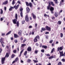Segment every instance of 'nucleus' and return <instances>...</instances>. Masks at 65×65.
Segmentation results:
<instances>
[{
    "mask_svg": "<svg viewBox=\"0 0 65 65\" xmlns=\"http://www.w3.org/2000/svg\"><path fill=\"white\" fill-rule=\"evenodd\" d=\"M19 5H17V6H14L13 7H10V8L9 9V11H11L12 9L14 8H15V9H17L18 8H19Z\"/></svg>",
    "mask_w": 65,
    "mask_h": 65,
    "instance_id": "obj_1",
    "label": "nucleus"
},
{
    "mask_svg": "<svg viewBox=\"0 0 65 65\" xmlns=\"http://www.w3.org/2000/svg\"><path fill=\"white\" fill-rule=\"evenodd\" d=\"M15 18L16 19H14L12 20L13 23L15 24H16V22L17 21V20H18V14L17 13H16L15 14Z\"/></svg>",
    "mask_w": 65,
    "mask_h": 65,
    "instance_id": "obj_2",
    "label": "nucleus"
},
{
    "mask_svg": "<svg viewBox=\"0 0 65 65\" xmlns=\"http://www.w3.org/2000/svg\"><path fill=\"white\" fill-rule=\"evenodd\" d=\"M59 53H60V56L59 57H61V56L62 57V56H63V57H64L65 56V52L64 54H63V51H59Z\"/></svg>",
    "mask_w": 65,
    "mask_h": 65,
    "instance_id": "obj_3",
    "label": "nucleus"
},
{
    "mask_svg": "<svg viewBox=\"0 0 65 65\" xmlns=\"http://www.w3.org/2000/svg\"><path fill=\"white\" fill-rule=\"evenodd\" d=\"M54 8H53L52 7H51L50 5H49L47 7V9L48 10L50 9V10H53Z\"/></svg>",
    "mask_w": 65,
    "mask_h": 65,
    "instance_id": "obj_4",
    "label": "nucleus"
},
{
    "mask_svg": "<svg viewBox=\"0 0 65 65\" xmlns=\"http://www.w3.org/2000/svg\"><path fill=\"white\" fill-rule=\"evenodd\" d=\"M63 49V46H62L60 47H58L57 48V51L59 52L60 50L61 51Z\"/></svg>",
    "mask_w": 65,
    "mask_h": 65,
    "instance_id": "obj_5",
    "label": "nucleus"
},
{
    "mask_svg": "<svg viewBox=\"0 0 65 65\" xmlns=\"http://www.w3.org/2000/svg\"><path fill=\"white\" fill-rule=\"evenodd\" d=\"M25 19L26 22H29V18L28 17V15H26L25 16Z\"/></svg>",
    "mask_w": 65,
    "mask_h": 65,
    "instance_id": "obj_6",
    "label": "nucleus"
},
{
    "mask_svg": "<svg viewBox=\"0 0 65 65\" xmlns=\"http://www.w3.org/2000/svg\"><path fill=\"white\" fill-rule=\"evenodd\" d=\"M5 59V58H2V64H4V61Z\"/></svg>",
    "mask_w": 65,
    "mask_h": 65,
    "instance_id": "obj_7",
    "label": "nucleus"
},
{
    "mask_svg": "<svg viewBox=\"0 0 65 65\" xmlns=\"http://www.w3.org/2000/svg\"><path fill=\"white\" fill-rule=\"evenodd\" d=\"M46 29L47 30H48V31H51V28L48 26H47L46 27Z\"/></svg>",
    "mask_w": 65,
    "mask_h": 65,
    "instance_id": "obj_8",
    "label": "nucleus"
},
{
    "mask_svg": "<svg viewBox=\"0 0 65 65\" xmlns=\"http://www.w3.org/2000/svg\"><path fill=\"white\" fill-rule=\"evenodd\" d=\"M31 50H32V48L30 47H29L27 49V51L28 52H31Z\"/></svg>",
    "mask_w": 65,
    "mask_h": 65,
    "instance_id": "obj_9",
    "label": "nucleus"
},
{
    "mask_svg": "<svg viewBox=\"0 0 65 65\" xmlns=\"http://www.w3.org/2000/svg\"><path fill=\"white\" fill-rule=\"evenodd\" d=\"M7 3H8V1H6L3 3V5H6V4H7Z\"/></svg>",
    "mask_w": 65,
    "mask_h": 65,
    "instance_id": "obj_10",
    "label": "nucleus"
},
{
    "mask_svg": "<svg viewBox=\"0 0 65 65\" xmlns=\"http://www.w3.org/2000/svg\"><path fill=\"white\" fill-rule=\"evenodd\" d=\"M26 9L27 10V13H28V12H29V11H30V9L28 7L26 8Z\"/></svg>",
    "mask_w": 65,
    "mask_h": 65,
    "instance_id": "obj_11",
    "label": "nucleus"
},
{
    "mask_svg": "<svg viewBox=\"0 0 65 65\" xmlns=\"http://www.w3.org/2000/svg\"><path fill=\"white\" fill-rule=\"evenodd\" d=\"M22 30H19L18 32L19 35H21L22 34Z\"/></svg>",
    "mask_w": 65,
    "mask_h": 65,
    "instance_id": "obj_12",
    "label": "nucleus"
},
{
    "mask_svg": "<svg viewBox=\"0 0 65 65\" xmlns=\"http://www.w3.org/2000/svg\"><path fill=\"white\" fill-rule=\"evenodd\" d=\"M32 14L33 16V18L34 19H36V17L35 15H34V14L33 13H32Z\"/></svg>",
    "mask_w": 65,
    "mask_h": 65,
    "instance_id": "obj_13",
    "label": "nucleus"
},
{
    "mask_svg": "<svg viewBox=\"0 0 65 65\" xmlns=\"http://www.w3.org/2000/svg\"><path fill=\"white\" fill-rule=\"evenodd\" d=\"M14 36L15 38H18V37H19V36L15 34H14Z\"/></svg>",
    "mask_w": 65,
    "mask_h": 65,
    "instance_id": "obj_14",
    "label": "nucleus"
},
{
    "mask_svg": "<svg viewBox=\"0 0 65 65\" xmlns=\"http://www.w3.org/2000/svg\"><path fill=\"white\" fill-rule=\"evenodd\" d=\"M9 57V54L8 53H7L5 56V58H8Z\"/></svg>",
    "mask_w": 65,
    "mask_h": 65,
    "instance_id": "obj_15",
    "label": "nucleus"
},
{
    "mask_svg": "<svg viewBox=\"0 0 65 65\" xmlns=\"http://www.w3.org/2000/svg\"><path fill=\"white\" fill-rule=\"evenodd\" d=\"M64 0H61V1L60 2V6H61V5H62V3H63L64 2Z\"/></svg>",
    "mask_w": 65,
    "mask_h": 65,
    "instance_id": "obj_16",
    "label": "nucleus"
},
{
    "mask_svg": "<svg viewBox=\"0 0 65 65\" xmlns=\"http://www.w3.org/2000/svg\"><path fill=\"white\" fill-rule=\"evenodd\" d=\"M54 15L55 17H58V13L57 12H55V13Z\"/></svg>",
    "mask_w": 65,
    "mask_h": 65,
    "instance_id": "obj_17",
    "label": "nucleus"
},
{
    "mask_svg": "<svg viewBox=\"0 0 65 65\" xmlns=\"http://www.w3.org/2000/svg\"><path fill=\"white\" fill-rule=\"evenodd\" d=\"M35 38H36V39H40L39 38V36L38 35L37 36H36Z\"/></svg>",
    "mask_w": 65,
    "mask_h": 65,
    "instance_id": "obj_18",
    "label": "nucleus"
},
{
    "mask_svg": "<svg viewBox=\"0 0 65 65\" xmlns=\"http://www.w3.org/2000/svg\"><path fill=\"white\" fill-rule=\"evenodd\" d=\"M11 31H9L8 33H7L6 34V35H9V34H10V33H11Z\"/></svg>",
    "mask_w": 65,
    "mask_h": 65,
    "instance_id": "obj_19",
    "label": "nucleus"
},
{
    "mask_svg": "<svg viewBox=\"0 0 65 65\" xmlns=\"http://www.w3.org/2000/svg\"><path fill=\"white\" fill-rule=\"evenodd\" d=\"M14 57H15V55L13 54L11 55V58H13Z\"/></svg>",
    "mask_w": 65,
    "mask_h": 65,
    "instance_id": "obj_20",
    "label": "nucleus"
},
{
    "mask_svg": "<svg viewBox=\"0 0 65 65\" xmlns=\"http://www.w3.org/2000/svg\"><path fill=\"white\" fill-rule=\"evenodd\" d=\"M24 51V49H23L22 51H21V52L20 53V55L19 56V57H20L21 56V55H22V53Z\"/></svg>",
    "mask_w": 65,
    "mask_h": 65,
    "instance_id": "obj_21",
    "label": "nucleus"
},
{
    "mask_svg": "<svg viewBox=\"0 0 65 65\" xmlns=\"http://www.w3.org/2000/svg\"><path fill=\"white\" fill-rule=\"evenodd\" d=\"M27 51H26L24 54V55L25 56H26L27 55Z\"/></svg>",
    "mask_w": 65,
    "mask_h": 65,
    "instance_id": "obj_22",
    "label": "nucleus"
},
{
    "mask_svg": "<svg viewBox=\"0 0 65 65\" xmlns=\"http://www.w3.org/2000/svg\"><path fill=\"white\" fill-rule=\"evenodd\" d=\"M54 1L55 2V3H56V4H57L58 3V2H57L58 0H54Z\"/></svg>",
    "mask_w": 65,
    "mask_h": 65,
    "instance_id": "obj_23",
    "label": "nucleus"
},
{
    "mask_svg": "<svg viewBox=\"0 0 65 65\" xmlns=\"http://www.w3.org/2000/svg\"><path fill=\"white\" fill-rule=\"evenodd\" d=\"M34 42H36L37 41V39L35 38V39L34 40Z\"/></svg>",
    "mask_w": 65,
    "mask_h": 65,
    "instance_id": "obj_24",
    "label": "nucleus"
},
{
    "mask_svg": "<svg viewBox=\"0 0 65 65\" xmlns=\"http://www.w3.org/2000/svg\"><path fill=\"white\" fill-rule=\"evenodd\" d=\"M20 15L22 17H23V12H22V11L21 12H20Z\"/></svg>",
    "mask_w": 65,
    "mask_h": 65,
    "instance_id": "obj_25",
    "label": "nucleus"
},
{
    "mask_svg": "<svg viewBox=\"0 0 65 65\" xmlns=\"http://www.w3.org/2000/svg\"><path fill=\"white\" fill-rule=\"evenodd\" d=\"M17 27H19V22L18 21L17 23Z\"/></svg>",
    "mask_w": 65,
    "mask_h": 65,
    "instance_id": "obj_26",
    "label": "nucleus"
},
{
    "mask_svg": "<svg viewBox=\"0 0 65 65\" xmlns=\"http://www.w3.org/2000/svg\"><path fill=\"white\" fill-rule=\"evenodd\" d=\"M61 21H59L58 22V25H61Z\"/></svg>",
    "mask_w": 65,
    "mask_h": 65,
    "instance_id": "obj_27",
    "label": "nucleus"
},
{
    "mask_svg": "<svg viewBox=\"0 0 65 65\" xmlns=\"http://www.w3.org/2000/svg\"><path fill=\"white\" fill-rule=\"evenodd\" d=\"M42 47L43 48H47V46H44L43 45L42 46Z\"/></svg>",
    "mask_w": 65,
    "mask_h": 65,
    "instance_id": "obj_28",
    "label": "nucleus"
},
{
    "mask_svg": "<svg viewBox=\"0 0 65 65\" xmlns=\"http://www.w3.org/2000/svg\"><path fill=\"white\" fill-rule=\"evenodd\" d=\"M51 4H52V5L53 6H54L55 5V4L53 2H51Z\"/></svg>",
    "mask_w": 65,
    "mask_h": 65,
    "instance_id": "obj_29",
    "label": "nucleus"
},
{
    "mask_svg": "<svg viewBox=\"0 0 65 65\" xmlns=\"http://www.w3.org/2000/svg\"><path fill=\"white\" fill-rule=\"evenodd\" d=\"M60 37L62 38L63 36V34L62 33H60Z\"/></svg>",
    "mask_w": 65,
    "mask_h": 65,
    "instance_id": "obj_30",
    "label": "nucleus"
},
{
    "mask_svg": "<svg viewBox=\"0 0 65 65\" xmlns=\"http://www.w3.org/2000/svg\"><path fill=\"white\" fill-rule=\"evenodd\" d=\"M53 56H51L50 57H49V59L50 60L51 59H53Z\"/></svg>",
    "mask_w": 65,
    "mask_h": 65,
    "instance_id": "obj_31",
    "label": "nucleus"
},
{
    "mask_svg": "<svg viewBox=\"0 0 65 65\" xmlns=\"http://www.w3.org/2000/svg\"><path fill=\"white\" fill-rule=\"evenodd\" d=\"M3 39L2 38H1V39L0 40V42H2V41H3Z\"/></svg>",
    "mask_w": 65,
    "mask_h": 65,
    "instance_id": "obj_32",
    "label": "nucleus"
},
{
    "mask_svg": "<svg viewBox=\"0 0 65 65\" xmlns=\"http://www.w3.org/2000/svg\"><path fill=\"white\" fill-rule=\"evenodd\" d=\"M33 61L35 63H37V62H38V60H33Z\"/></svg>",
    "mask_w": 65,
    "mask_h": 65,
    "instance_id": "obj_33",
    "label": "nucleus"
},
{
    "mask_svg": "<svg viewBox=\"0 0 65 65\" xmlns=\"http://www.w3.org/2000/svg\"><path fill=\"white\" fill-rule=\"evenodd\" d=\"M30 61H31V60L29 59H28L27 60V62L28 63H30Z\"/></svg>",
    "mask_w": 65,
    "mask_h": 65,
    "instance_id": "obj_34",
    "label": "nucleus"
},
{
    "mask_svg": "<svg viewBox=\"0 0 65 65\" xmlns=\"http://www.w3.org/2000/svg\"><path fill=\"white\" fill-rule=\"evenodd\" d=\"M54 50H55V48H53L51 51V53H53V52L54 51Z\"/></svg>",
    "mask_w": 65,
    "mask_h": 65,
    "instance_id": "obj_35",
    "label": "nucleus"
},
{
    "mask_svg": "<svg viewBox=\"0 0 65 65\" xmlns=\"http://www.w3.org/2000/svg\"><path fill=\"white\" fill-rule=\"evenodd\" d=\"M29 6H30V7H32V3H29Z\"/></svg>",
    "mask_w": 65,
    "mask_h": 65,
    "instance_id": "obj_36",
    "label": "nucleus"
},
{
    "mask_svg": "<svg viewBox=\"0 0 65 65\" xmlns=\"http://www.w3.org/2000/svg\"><path fill=\"white\" fill-rule=\"evenodd\" d=\"M58 65H62V63H61V62H59L58 63Z\"/></svg>",
    "mask_w": 65,
    "mask_h": 65,
    "instance_id": "obj_37",
    "label": "nucleus"
},
{
    "mask_svg": "<svg viewBox=\"0 0 65 65\" xmlns=\"http://www.w3.org/2000/svg\"><path fill=\"white\" fill-rule=\"evenodd\" d=\"M26 45L25 44H22L21 45V46L22 47H23V46H26Z\"/></svg>",
    "mask_w": 65,
    "mask_h": 65,
    "instance_id": "obj_38",
    "label": "nucleus"
},
{
    "mask_svg": "<svg viewBox=\"0 0 65 65\" xmlns=\"http://www.w3.org/2000/svg\"><path fill=\"white\" fill-rule=\"evenodd\" d=\"M13 53H16V52H17V50H13Z\"/></svg>",
    "mask_w": 65,
    "mask_h": 65,
    "instance_id": "obj_39",
    "label": "nucleus"
},
{
    "mask_svg": "<svg viewBox=\"0 0 65 65\" xmlns=\"http://www.w3.org/2000/svg\"><path fill=\"white\" fill-rule=\"evenodd\" d=\"M2 51V49L1 48H0V55H1Z\"/></svg>",
    "mask_w": 65,
    "mask_h": 65,
    "instance_id": "obj_40",
    "label": "nucleus"
},
{
    "mask_svg": "<svg viewBox=\"0 0 65 65\" xmlns=\"http://www.w3.org/2000/svg\"><path fill=\"white\" fill-rule=\"evenodd\" d=\"M18 57H17L15 59V60L16 62H17L18 61Z\"/></svg>",
    "mask_w": 65,
    "mask_h": 65,
    "instance_id": "obj_41",
    "label": "nucleus"
},
{
    "mask_svg": "<svg viewBox=\"0 0 65 65\" xmlns=\"http://www.w3.org/2000/svg\"><path fill=\"white\" fill-rule=\"evenodd\" d=\"M53 40H51L49 42V43H52V42H53Z\"/></svg>",
    "mask_w": 65,
    "mask_h": 65,
    "instance_id": "obj_42",
    "label": "nucleus"
},
{
    "mask_svg": "<svg viewBox=\"0 0 65 65\" xmlns=\"http://www.w3.org/2000/svg\"><path fill=\"white\" fill-rule=\"evenodd\" d=\"M41 29L42 31H45V29L44 28H42Z\"/></svg>",
    "mask_w": 65,
    "mask_h": 65,
    "instance_id": "obj_43",
    "label": "nucleus"
},
{
    "mask_svg": "<svg viewBox=\"0 0 65 65\" xmlns=\"http://www.w3.org/2000/svg\"><path fill=\"white\" fill-rule=\"evenodd\" d=\"M1 14H3V10H2V9H1Z\"/></svg>",
    "mask_w": 65,
    "mask_h": 65,
    "instance_id": "obj_44",
    "label": "nucleus"
},
{
    "mask_svg": "<svg viewBox=\"0 0 65 65\" xmlns=\"http://www.w3.org/2000/svg\"><path fill=\"white\" fill-rule=\"evenodd\" d=\"M26 4L27 6H29V3H28L27 2H26Z\"/></svg>",
    "mask_w": 65,
    "mask_h": 65,
    "instance_id": "obj_45",
    "label": "nucleus"
},
{
    "mask_svg": "<svg viewBox=\"0 0 65 65\" xmlns=\"http://www.w3.org/2000/svg\"><path fill=\"white\" fill-rule=\"evenodd\" d=\"M61 61H62V62H65V59H61Z\"/></svg>",
    "mask_w": 65,
    "mask_h": 65,
    "instance_id": "obj_46",
    "label": "nucleus"
},
{
    "mask_svg": "<svg viewBox=\"0 0 65 65\" xmlns=\"http://www.w3.org/2000/svg\"><path fill=\"white\" fill-rule=\"evenodd\" d=\"M41 52H43V53H44V50L43 49H42L41 50Z\"/></svg>",
    "mask_w": 65,
    "mask_h": 65,
    "instance_id": "obj_47",
    "label": "nucleus"
},
{
    "mask_svg": "<svg viewBox=\"0 0 65 65\" xmlns=\"http://www.w3.org/2000/svg\"><path fill=\"white\" fill-rule=\"evenodd\" d=\"M15 3V2H14V1H13L12 3V4H13H13H14Z\"/></svg>",
    "mask_w": 65,
    "mask_h": 65,
    "instance_id": "obj_48",
    "label": "nucleus"
},
{
    "mask_svg": "<svg viewBox=\"0 0 65 65\" xmlns=\"http://www.w3.org/2000/svg\"><path fill=\"white\" fill-rule=\"evenodd\" d=\"M14 42H15V43H17V42H18V40H14Z\"/></svg>",
    "mask_w": 65,
    "mask_h": 65,
    "instance_id": "obj_49",
    "label": "nucleus"
},
{
    "mask_svg": "<svg viewBox=\"0 0 65 65\" xmlns=\"http://www.w3.org/2000/svg\"><path fill=\"white\" fill-rule=\"evenodd\" d=\"M21 62L22 63H24V61H23V60H21Z\"/></svg>",
    "mask_w": 65,
    "mask_h": 65,
    "instance_id": "obj_50",
    "label": "nucleus"
},
{
    "mask_svg": "<svg viewBox=\"0 0 65 65\" xmlns=\"http://www.w3.org/2000/svg\"><path fill=\"white\" fill-rule=\"evenodd\" d=\"M54 9L53 8V10H51V13H53V11L54 10Z\"/></svg>",
    "mask_w": 65,
    "mask_h": 65,
    "instance_id": "obj_51",
    "label": "nucleus"
},
{
    "mask_svg": "<svg viewBox=\"0 0 65 65\" xmlns=\"http://www.w3.org/2000/svg\"><path fill=\"white\" fill-rule=\"evenodd\" d=\"M20 39L21 40H23V38L22 37H21L20 38Z\"/></svg>",
    "mask_w": 65,
    "mask_h": 65,
    "instance_id": "obj_52",
    "label": "nucleus"
},
{
    "mask_svg": "<svg viewBox=\"0 0 65 65\" xmlns=\"http://www.w3.org/2000/svg\"><path fill=\"white\" fill-rule=\"evenodd\" d=\"M29 28H32V26H30L29 27Z\"/></svg>",
    "mask_w": 65,
    "mask_h": 65,
    "instance_id": "obj_53",
    "label": "nucleus"
},
{
    "mask_svg": "<svg viewBox=\"0 0 65 65\" xmlns=\"http://www.w3.org/2000/svg\"><path fill=\"white\" fill-rule=\"evenodd\" d=\"M25 23V21H23L22 22V24H23Z\"/></svg>",
    "mask_w": 65,
    "mask_h": 65,
    "instance_id": "obj_54",
    "label": "nucleus"
},
{
    "mask_svg": "<svg viewBox=\"0 0 65 65\" xmlns=\"http://www.w3.org/2000/svg\"><path fill=\"white\" fill-rule=\"evenodd\" d=\"M23 9L22 8H21L20 9V11H23Z\"/></svg>",
    "mask_w": 65,
    "mask_h": 65,
    "instance_id": "obj_55",
    "label": "nucleus"
},
{
    "mask_svg": "<svg viewBox=\"0 0 65 65\" xmlns=\"http://www.w3.org/2000/svg\"><path fill=\"white\" fill-rule=\"evenodd\" d=\"M17 3H19V4H21V2L20 1H18L17 2Z\"/></svg>",
    "mask_w": 65,
    "mask_h": 65,
    "instance_id": "obj_56",
    "label": "nucleus"
},
{
    "mask_svg": "<svg viewBox=\"0 0 65 65\" xmlns=\"http://www.w3.org/2000/svg\"><path fill=\"white\" fill-rule=\"evenodd\" d=\"M35 26L36 27L37 26V24H35Z\"/></svg>",
    "mask_w": 65,
    "mask_h": 65,
    "instance_id": "obj_57",
    "label": "nucleus"
},
{
    "mask_svg": "<svg viewBox=\"0 0 65 65\" xmlns=\"http://www.w3.org/2000/svg\"><path fill=\"white\" fill-rule=\"evenodd\" d=\"M15 62H16L15 60L14 61L12 62V64H13V63H15Z\"/></svg>",
    "mask_w": 65,
    "mask_h": 65,
    "instance_id": "obj_58",
    "label": "nucleus"
},
{
    "mask_svg": "<svg viewBox=\"0 0 65 65\" xmlns=\"http://www.w3.org/2000/svg\"><path fill=\"white\" fill-rule=\"evenodd\" d=\"M49 34V32H45V34Z\"/></svg>",
    "mask_w": 65,
    "mask_h": 65,
    "instance_id": "obj_59",
    "label": "nucleus"
},
{
    "mask_svg": "<svg viewBox=\"0 0 65 65\" xmlns=\"http://www.w3.org/2000/svg\"><path fill=\"white\" fill-rule=\"evenodd\" d=\"M38 53V51L37 50H36L35 51V53L37 54Z\"/></svg>",
    "mask_w": 65,
    "mask_h": 65,
    "instance_id": "obj_60",
    "label": "nucleus"
},
{
    "mask_svg": "<svg viewBox=\"0 0 65 65\" xmlns=\"http://www.w3.org/2000/svg\"><path fill=\"white\" fill-rule=\"evenodd\" d=\"M44 17H46V16H47V15H46V14H45L44 15Z\"/></svg>",
    "mask_w": 65,
    "mask_h": 65,
    "instance_id": "obj_61",
    "label": "nucleus"
},
{
    "mask_svg": "<svg viewBox=\"0 0 65 65\" xmlns=\"http://www.w3.org/2000/svg\"><path fill=\"white\" fill-rule=\"evenodd\" d=\"M4 9H5V10L6 11V7H5V8H4Z\"/></svg>",
    "mask_w": 65,
    "mask_h": 65,
    "instance_id": "obj_62",
    "label": "nucleus"
},
{
    "mask_svg": "<svg viewBox=\"0 0 65 65\" xmlns=\"http://www.w3.org/2000/svg\"><path fill=\"white\" fill-rule=\"evenodd\" d=\"M3 19L2 18H1V21H2L3 20Z\"/></svg>",
    "mask_w": 65,
    "mask_h": 65,
    "instance_id": "obj_63",
    "label": "nucleus"
},
{
    "mask_svg": "<svg viewBox=\"0 0 65 65\" xmlns=\"http://www.w3.org/2000/svg\"><path fill=\"white\" fill-rule=\"evenodd\" d=\"M2 47H4V45L3 44H2Z\"/></svg>",
    "mask_w": 65,
    "mask_h": 65,
    "instance_id": "obj_64",
    "label": "nucleus"
}]
</instances>
